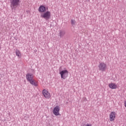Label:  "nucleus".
Masks as SVG:
<instances>
[{
    "label": "nucleus",
    "instance_id": "1",
    "mask_svg": "<svg viewBox=\"0 0 126 126\" xmlns=\"http://www.w3.org/2000/svg\"><path fill=\"white\" fill-rule=\"evenodd\" d=\"M11 3V7L12 9H15L19 5L20 0H10Z\"/></svg>",
    "mask_w": 126,
    "mask_h": 126
},
{
    "label": "nucleus",
    "instance_id": "2",
    "mask_svg": "<svg viewBox=\"0 0 126 126\" xmlns=\"http://www.w3.org/2000/svg\"><path fill=\"white\" fill-rule=\"evenodd\" d=\"M40 16L42 18H44L46 20H48V19H50L51 17V12L47 11L43 14H41Z\"/></svg>",
    "mask_w": 126,
    "mask_h": 126
},
{
    "label": "nucleus",
    "instance_id": "3",
    "mask_svg": "<svg viewBox=\"0 0 126 126\" xmlns=\"http://www.w3.org/2000/svg\"><path fill=\"white\" fill-rule=\"evenodd\" d=\"M61 78L65 79L68 76V71L67 70H63L60 72Z\"/></svg>",
    "mask_w": 126,
    "mask_h": 126
},
{
    "label": "nucleus",
    "instance_id": "4",
    "mask_svg": "<svg viewBox=\"0 0 126 126\" xmlns=\"http://www.w3.org/2000/svg\"><path fill=\"white\" fill-rule=\"evenodd\" d=\"M98 68L101 71H105L107 69V64L104 63H100L98 65Z\"/></svg>",
    "mask_w": 126,
    "mask_h": 126
},
{
    "label": "nucleus",
    "instance_id": "5",
    "mask_svg": "<svg viewBox=\"0 0 126 126\" xmlns=\"http://www.w3.org/2000/svg\"><path fill=\"white\" fill-rule=\"evenodd\" d=\"M42 94L43 96L45 98H46V99H50L51 98V94H50V93H49L47 90H43Z\"/></svg>",
    "mask_w": 126,
    "mask_h": 126
},
{
    "label": "nucleus",
    "instance_id": "6",
    "mask_svg": "<svg viewBox=\"0 0 126 126\" xmlns=\"http://www.w3.org/2000/svg\"><path fill=\"white\" fill-rule=\"evenodd\" d=\"M116 119V112H112L109 115V120L110 122H114Z\"/></svg>",
    "mask_w": 126,
    "mask_h": 126
},
{
    "label": "nucleus",
    "instance_id": "7",
    "mask_svg": "<svg viewBox=\"0 0 126 126\" xmlns=\"http://www.w3.org/2000/svg\"><path fill=\"white\" fill-rule=\"evenodd\" d=\"M60 106H56L53 110V114L55 115V116H59L60 115Z\"/></svg>",
    "mask_w": 126,
    "mask_h": 126
},
{
    "label": "nucleus",
    "instance_id": "8",
    "mask_svg": "<svg viewBox=\"0 0 126 126\" xmlns=\"http://www.w3.org/2000/svg\"><path fill=\"white\" fill-rule=\"evenodd\" d=\"M33 78L34 77H33V74L31 73H28L26 75V79H27V80L29 81V82H30V81H32V80H33Z\"/></svg>",
    "mask_w": 126,
    "mask_h": 126
},
{
    "label": "nucleus",
    "instance_id": "9",
    "mask_svg": "<svg viewBox=\"0 0 126 126\" xmlns=\"http://www.w3.org/2000/svg\"><path fill=\"white\" fill-rule=\"evenodd\" d=\"M39 12H46V7L44 5H40L38 8Z\"/></svg>",
    "mask_w": 126,
    "mask_h": 126
},
{
    "label": "nucleus",
    "instance_id": "10",
    "mask_svg": "<svg viewBox=\"0 0 126 126\" xmlns=\"http://www.w3.org/2000/svg\"><path fill=\"white\" fill-rule=\"evenodd\" d=\"M64 35H65V31L63 30L59 31L58 36H59L60 38H63Z\"/></svg>",
    "mask_w": 126,
    "mask_h": 126
},
{
    "label": "nucleus",
    "instance_id": "11",
    "mask_svg": "<svg viewBox=\"0 0 126 126\" xmlns=\"http://www.w3.org/2000/svg\"><path fill=\"white\" fill-rule=\"evenodd\" d=\"M109 87L111 89H117V86L115 83H111L109 84Z\"/></svg>",
    "mask_w": 126,
    "mask_h": 126
},
{
    "label": "nucleus",
    "instance_id": "12",
    "mask_svg": "<svg viewBox=\"0 0 126 126\" xmlns=\"http://www.w3.org/2000/svg\"><path fill=\"white\" fill-rule=\"evenodd\" d=\"M29 82L33 86H35V87H37V86H38V84L37 83V82H35V80L34 79H33L32 81H30Z\"/></svg>",
    "mask_w": 126,
    "mask_h": 126
},
{
    "label": "nucleus",
    "instance_id": "13",
    "mask_svg": "<svg viewBox=\"0 0 126 126\" xmlns=\"http://www.w3.org/2000/svg\"><path fill=\"white\" fill-rule=\"evenodd\" d=\"M16 55L17 56V57H18L19 58H21V52H20V51L18 50V49H16Z\"/></svg>",
    "mask_w": 126,
    "mask_h": 126
},
{
    "label": "nucleus",
    "instance_id": "14",
    "mask_svg": "<svg viewBox=\"0 0 126 126\" xmlns=\"http://www.w3.org/2000/svg\"><path fill=\"white\" fill-rule=\"evenodd\" d=\"M75 23H76V22L75 21V20H73V19L71 20V24L72 26H75Z\"/></svg>",
    "mask_w": 126,
    "mask_h": 126
},
{
    "label": "nucleus",
    "instance_id": "15",
    "mask_svg": "<svg viewBox=\"0 0 126 126\" xmlns=\"http://www.w3.org/2000/svg\"><path fill=\"white\" fill-rule=\"evenodd\" d=\"M124 104H125V106L126 107V101L125 102Z\"/></svg>",
    "mask_w": 126,
    "mask_h": 126
}]
</instances>
